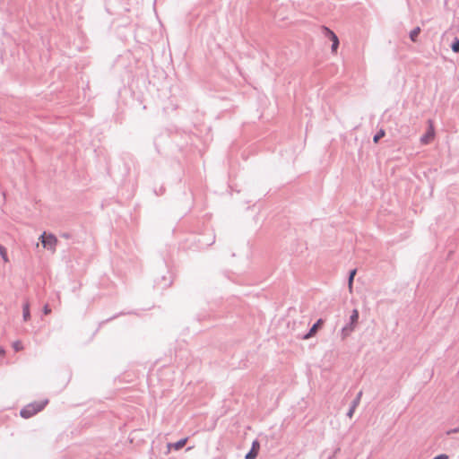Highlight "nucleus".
<instances>
[{"mask_svg": "<svg viewBox=\"0 0 459 459\" xmlns=\"http://www.w3.org/2000/svg\"><path fill=\"white\" fill-rule=\"evenodd\" d=\"M48 403V399L29 403L28 405L22 409L20 414L22 418L29 419L37 414L38 412L41 411L47 406Z\"/></svg>", "mask_w": 459, "mask_h": 459, "instance_id": "obj_1", "label": "nucleus"}, {"mask_svg": "<svg viewBox=\"0 0 459 459\" xmlns=\"http://www.w3.org/2000/svg\"><path fill=\"white\" fill-rule=\"evenodd\" d=\"M39 239L41 240L44 248L50 250L52 253L56 251L57 238L53 234H47L44 232Z\"/></svg>", "mask_w": 459, "mask_h": 459, "instance_id": "obj_2", "label": "nucleus"}, {"mask_svg": "<svg viewBox=\"0 0 459 459\" xmlns=\"http://www.w3.org/2000/svg\"><path fill=\"white\" fill-rule=\"evenodd\" d=\"M322 31L325 37L328 38L333 42L332 52L336 53L339 47V39L336 34L327 27H323Z\"/></svg>", "mask_w": 459, "mask_h": 459, "instance_id": "obj_3", "label": "nucleus"}, {"mask_svg": "<svg viewBox=\"0 0 459 459\" xmlns=\"http://www.w3.org/2000/svg\"><path fill=\"white\" fill-rule=\"evenodd\" d=\"M358 320H359V311L357 309H354L351 316V325L346 326L342 329V333H343L344 337L347 336L348 334H350V333H351L354 330V328L356 327V325L358 323Z\"/></svg>", "mask_w": 459, "mask_h": 459, "instance_id": "obj_4", "label": "nucleus"}, {"mask_svg": "<svg viewBox=\"0 0 459 459\" xmlns=\"http://www.w3.org/2000/svg\"><path fill=\"white\" fill-rule=\"evenodd\" d=\"M433 139H434V129H433V126H430L428 132L421 137L420 142L423 144H428V143H431L433 141Z\"/></svg>", "mask_w": 459, "mask_h": 459, "instance_id": "obj_5", "label": "nucleus"}, {"mask_svg": "<svg viewBox=\"0 0 459 459\" xmlns=\"http://www.w3.org/2000/svg\"><path fill=\"white\" fill-rule=\"evenodd\" d=\"M323 319H318L317 322L311 327L310 331L305 335L304 339H308L314 336L316 331L323 325Z\"/></svg>", "mask_w": 459, "mask_h": 459, "instance_id": "obj_6", "label": "nucleus"}, {"mask_svg": "<svg viewBox=\"0 0 459 459\" xmlns=\"http://www.w3.org/2000/svg\"><path fill=\"white\" fill-rule=\"evenodd\" d=\"M187 442V437L182 438L179 441L174 443V444H168V451L169 452L171 448H174L175 450H180L183 448Z\"/></svg>", "mask_w": 459, "mask_h": 459, "instance_id": "obj_7", "label": "nucleus"}, {"mask_svg": "<svg viewBox=\"0 0 459 459\" xmlns=\"http://www.w3.org/2000/svg\"><path fill=\"white\" fill-rule=\"evenodd\" d=\"M258 450L259 443L257 441H255L253 443L251 451L246 455V459H255L258 454Z\"/></svg>", "mask_w": 459, "mask_h": 459, "instance_id": "obj_8", "label": "nucleus"}, {"mask_svg": "<svg viewBox=\"0 0 459 459\" xmlns=\"http://www.w3.org/2000/svg\"><path fill=\"white\" fill-rule=\"evenodd\" d=\"M30 318V305L25 303L23 305V320L28 321Z\"/></svg>", "mask_w": 459, "mask_h": 459, "instance_id": "obj_9", "label": "nucleus"}, {"mask_svg": "<svg viewBox=\"0 0 459 459\" xmlns=\"http://www.w3.org/2000/svg\"><path fill=\"white\" fill-rule=\"evenodd\" d=\"M356 273H357V270H356V269L352 270V271L350 273V277H349V281H348V287H349L350 292H351V291H352L353 280H354V277H355V275H356Z\"/></svg>", "mask_w": 459, "mask_h": 459, "instance_id": "obj_10", "label": "nucleus"}, {"mask_svg": "<svg viewBox=\"0 0 459 459\" xmlns=\"http://www.w3.org/2000/svg\"><path fill=\"white\" fill-rule=\"evenodd\" d=\"M420 32V27L414 28L410 33L411 39L415 42L417 40V37L419 36Z\"/></svg>", "mask_w": 459, "mask_h": 459, "instance_id": "obj_11", "label": "nucleus"}, {"mask_svg": "<svg viewBox=\"0 0 459 459\" xmlns=\"http://www.w3.org/2000/svg\"><path fill=\"white\" fill-rule=\"evenodd\" d=\"M12 346H13V350L15 351H22L24 349L22 342L21 341H19V340L13 342Z\"/></svg>", "mask_w": 459, "mask_h": 459, "instance_id": "obj_12", "label": "nucleus"}, {"mask_svg": "<svg viewBox=\"0 0 459 459\" xmlns=\"http://www.w3.org/2000/svg\"><path fill=\"white\" fill-rule=\"evenodd\" d=\"M0 255H1L2 258H3V260L4 261V263H8L9 262L6 249L3 246H1V245H0Z\"/></svg>", "mask_w": 459, "mask_h": 459, "instance_id": "obj_13", "label": "nucleus"}, {"mask_svg": "<svg viewBox=\"0 0 459 459\" xmlns=\"http://www.w3.org/2000/svg\"><path fill=\"white\" fill-rule=\"evenodd\" d=\"M385 136V131L384 130H380L375 136H374V142L375 143H377L379 141V139H381L382 137Z\"/></svg>", "mask_w": 459, "mask_h": 459, "instance_id": "obj_14", "label": "nucleus"}, {"mask_svg": "<svg viewBox=\"0 0 459 459\" xmlns=\"http://www.w3.org/2000/svg\"><path fill=\"white\" fill-rule=\"evenodd\" d=\"M452 49L455 51V52H459V39L456 40L453 46H452Z\"/></svg>", "mask_w": 459, "mask_h": 459, "instance_id": "obj_15", "label": "nucleus"}, {"mask_svg": "<svg viewBox=\"0 0 459 459\" xmlns=\"http://www.w3.org/2000/svg\"><path fill=\"white\" fill-rule=\"evenodd\" d=\"M357 403H358V402H356V403H354V405L351 408V410H350V411H349V412H348V416H349L350 418H351V417H352V415H353V412H354V411H355V407H356V405H357Z\"/></svg>", "mask_w": 459, "mask_h": 459, "instance_id": "obj_16", "label": "nucleus"}, {"mask_svg": "<svg viewBox=\"0 0 459 459\" xmlns=\"http://www.w3.org/2000/svg\"><path fill=\"white\" fill-rule=\"evenodd\" d=\"M43 312L45 315H48L51 313V308L49 307L48 305H46L44 307H43Z\"/></svg>", "mask_w": 459, "mask_h": 459, "instance_id": "obj_17", "label": "nucleus"}, {"mask_svg": "<svg viewBox=\"0 0 459 459\" xmlns=\"http://www.w3.org/2000/svg\"><path fill=\"white\" fill-rule=\"evenodd\" d=\"M5 356V350L3 347H0V360L3 359Z\"/></svg>", "mask_w": 459, "mask_h": 459, "instance_id": "obj_18", "label": "nucleus"}, {"mask_svg": "<svg viewBox=\"0 0 459 459\" xmlns=\"http://www.w3.org/2000/svg\"><path fill=\"white\" fill-rule=\"evenodd\" d=\"M433 459H448V456L446 455H440L436 456Z\"/></svg>", "mask_w": 459, "mask_h": 459, "instance_id": "obj_19", "label": "nucleus"}]
</instances>
